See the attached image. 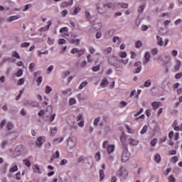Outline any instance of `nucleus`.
Segmentation results:
<instances>
[{
	"instance_id": "nucleus-1",
	"label": "nucleus",
	"mask_w": 182,
	"mask_h": 182,
	"mask_svg": "<svg viewBox=\"0 0 182 182\" xmlns=\"http://www.w3.org/2000/svg\"><path fill=\"white\" fill-rule=\"evenodd\" d=\"M109 141H105L102 144V149H106L108 154L114 153L115 146L114 144H109Z\"/></svg>"
},
{
	"instance_id": "nucleus-2",
	"label": "nucleus",
	"mask_w": 182,
	"mask_h": 182,
	"mask_svg": "<svg viewBox=\"0 0 182 182\" xmlns=\"http://www.w3.org/2000/svg\"><path fill=\"white\" fill-rule=\"evenodd\" d=\"M130 159V152H129V148H123V152L122 154V163H127Z\"/></svg>"
},
{
	"instance_id": "nucleus-3",
	"label": "nucleus",
	"mask_w": 182,
	"mask_h": 182,
	"mask_svg": "<svg viewBox=\"0 0 182 182\" xmlns=\"http://www.w3.org/2000/svg\"><path fill=\"white\" fill-rule=\"evenodd\" d=\"M117 176L118 177H122V178H126V177L128 176L127 171L126 168H124V167L122 166L120 167L119 171L117 172Z\"/></svg>"
},
{
	"instance_id": "nucleus-4",
	"label": "nucleus",
	"mask_w": 182,
	"mask_h": 182,
	"mask_svg": "<svg viewBox=\"0 0 182 182\" xmlns=\"http://www.w3.org/2000/svg\"><path fill=\"white\" fill-rule=\"evenodd\" d=\"M134 68H135L134 73H140V72H141V69H143L141 61L135 62L134 63Z\"/></svg>"
},
{
	"instance_id": "nucleus-5",
	"label": "nucleus",
	"mask_w": 182,
	"mask_h": 182,
	"mask_svg": "<svg viewBox=\"0 0 182 182\" xmlns=\"http://www.w3.org/2000/svg\"><path fill=\"white\" fill-rule=\"evenodd\" d=\"M46 141V138L45 137V136H39L38 138H37V140L36 141V146H37V147H42L43 143H45Z\"/></svg>"
},
{
	"instance_id": "nucleus-6",
	"label": "nucleus",
	"mask_w": 182,
	"mask_h": 182,
	"mask_svg": "<svg viewBox=\"0 0 182 182\" xmlns=\"http://www.w3.org/2000/svg\"><path fill=\"white\" fill-rule=\"evenodd\" d=\"M77 120L78 122V126L80 127H83L85 126V118L83 117V114H79L77 117Z\"/></svg>"
},
{
	"instance_id": "nucleus-7",
	"label": "nucleus",
	"mask_w": 182,
	"mask_h": 182,
	"mask_svg": "<svg viewBox=\"0 0 182 182\" xmlns=\"http://www.w3.org/2000/svg\"><path fill=\"white\" fill-rule=\"evenodd\" d=\"M26 105L31 106V107H39V102L36 101L27 100L25 102Z\"/></svg>"
},
{
	"instance_id": "nucleus-8",
	"label": "nucleus",
	"mask_w": 182,
	"mask_h": 182,
	"mask_svg": "<svg viewBox=\"0 0 182 182\" xmlns=\"http://www.w3.org/2000/svg\"><path fill=\"white\" fill-rule=\"evenodd\" d=\"M126 140H127V136H126L124 134H122L120 136V141L123 146L122 149L128 148L127 144H126Z\"/></svg>"
},
{
	"instance_id": "nucleus-9",
	"label": "nucleus",
	"mask_w": 182,
	"mask_h": 182,
	"mask_svg": "<svg viewBox=\"0 0 182 182\" xmlns=\"http://www.w3.org/2000/svg\"><path fill=\"white\" fill-rule=\"evenodd\" d=\"M67 145H68V147H69L70 149H73V147L76 146V142L73 140V138L70 136L68 139Z\"/></svg>"
},
{
	"instance_id": "nucleus-10",
	"label": "nucleus",
	"mask_w": 182,
	"mask_h": 182,
	"mask_svg": "<svg viewBox=\"0 0 182 182\" xmlns=\"http://www.w3.org/2000/svg\"><path fill=\"white\" fill-rule=\"evenodd\" d=\"M114 60H119V59H117V57L114 55L108 57V63L109 65H111V66H114V64L116 63Z\"/></svg>"
},
{
	"instance_id": "nucleus-11",
	"label": "nucleus",
	"mask_w": 182,
	"mask_h": 182,
	"mask_svg": "<svg viewBox=\"0 0 182 182\" xmlns=\"http://www.w3.org/2000/svg\"><path fill=\"white\" fill-rule=\"evenodd\" d=\"M161 88L163 89V90H164V92H168V89H170V86L168 85V83H167V80H164L161 85Z\"/></svg>"
},
{
	"instance_id": "nucleus-12",
	"label": "nucleus",
	"mask_w": 182,
	"mask_h": 182,
	"mask_svg": "<svg viewBox=\"0 0 182 182\" xmlns=\"http://www.w3.org/2000/svg\"><path fill=\"white\" fill-rule=\"evenodd\" d=\"M150 58H151V55H150V52L147 51L144 54V58L145 60L144 62V65H147L149 62H150Z\"/></svg>"
},
{
	"instance_id": "nucleus-13",
	"label": "nucleus",
	"mask_w": 182,
	"mask_h": 182,
	"mask_svg": "<svg viewBox=\"0 0 182 182\" xmlns=\"http://www.w3.org/2000/svg\"><path fill=\"white\" fill-rule=\"evenodd\" d=\"M21 18V15L11 16L6 18L7 22H12L13 21H16V19H19Z\"/></svg>"
},
{
	"instance_id": "nucleus-14",
	"label": "nucleus",
	"mask_w": 182,
	"mask_h": 182,
	"mask_svg": "<svg viewBox=\"0 0 182 182\" xmlns=\"http://www.w3.org/2000/svg\"><path fill=\"white\" fill-rule=\"evenodd\" d=\"M108 8V9H114V3H107L102 4V8Z\"/></svg>"
},
{
	"instance_id": "nucleus-15",
	"label": "nucleus",
	"mask_w": 182,
	"mask_h": 182,
	"mask_svg": "<svg viewBox=\"0 0 182 182\" xmlns=\"http://www.w3.org/2000/svg\"><path fill=\"white\" fill-rule=\"evenodd\" d=\"M89 159L93 160V156H88L87 158H85L84 156H80L77 159V163H82V161H85V160H89Z\"/></svg>"
},
{
	"instance_id": "nucleus-16",
	"label": "nucleus",
	"mask_w": 182,
	"mask_h": 182,
	"mask_svg": "<svg viewBox=\"0 0 182 182\" xmlns=\"http://www.w3.org/2000/svg\"><path fill=\"white\" fill-rule=\"evenodd\" d=\"M129 143L130 146H137L139 144V140H136L133 138L129 139Z\"/></svg>"
},
{
	"instance_id": "nucleus-17",
	"label": "nucleus",
	"mask_w": 182,
	"mask_h": 182,
	"mask_svg": "<svg viewBox=\"0 0 182 182\" xmlns=\"http://www.w3.org/2000/svg\"><path fill=\"white\" fill-rule=\"evenodd\" d=\"M156 41H157V45H159V46H163V45H164V41H163V38L156 36Z\"/></svg>"
},
{
	"instance_id": "nucleus-18",
	"label": "nucleus",
	"mask_w": 182,
	"mask_h": 182,
	"mask_svg": "<svg viewBox=\"0 0 182 182\" xmlns=\"http://www.w3.org/2000/svg\"><path fill=\"white\" fill-rule=\"evenodd\" d=\"M112 47H108L107 48L102 49V53L104 55H109L110 53H112Z\"/></svg>"
},
{
	"instance_id": "nucleus-19",
	"label": "nucleus",
	"mask_w": 182,
	"mask_h": 182,
	"mask_svg": "<svg viewBox=\"0 0 182 182\" xmlns=\"http://www.w3.org/2000/svg\"><path fill=\"white\" fill-rule=\"evenodd\" d=\"M52 25V21H48V25L46 27H41L40 28V31H49V28H50V26Z\"/></svg>"
},
{
	"instance_id": "nucleus-20",
	"label": "nucleus",
	"mask_w": 182,
	"mask_h": 182,
	"mask_svg": "<svg viewBox=\"0 0 182 182\" xmlns=\"http://www.w3.org/2000/svg\"><path fill=\"white\" fill-rule=\"evenodd\" d=\"M33 170H34V173H38V174H42V172L41 171V168L38 165H33Z\"/></svg>"
},
{
	"instance_id": "nucleus-21",
	"label": "nucleus",
	"mask_w": 182,
	"mask_h": 182,
	"mask_svg": "<svg viewBox=\"0 0 182 182\" xmlns=\"http://www.w3.org/2000/svg\"><path fill=\"white\" fill-rule=\"evenodd\" d=\"M107 85H109V81L107 80V78H104L101 82L100 86H102V87H106Z\"/></svg>"
},
{
	"instance_id": "nucleus-22",
	"label": "nucleus",
	"mask_w": 182,
	"mask_h": 182,
	"mask_svg": "<svg viewBox=\"0 0 182 182\" xmlns=\"http://www.w3.org/2000/svg\"><path fill=\"white\" fill-rule=\"evenodd\" d=\"M105 178V171L103 169L100 170V181H103Z\"/></svg>"
},
{
	"instance_id": "nucleus-23",
	"label": "nucleus",
	"mask_w": 182,
	"mask_h": 182,
	"mask_svg": "<svg viewBox=\"0 0 182 182\" xmlns=\"http://www.w3.org/2000/svg\"><path fill=\"white\" fill-rule=\"evenodd\" d=\"M154 161L157 163H160L161 161V156L159 154H156L154 156Z\"/></svg>"
},
{
	"instance_id": "nucleus-24",
	"label": "nucleus",
	"mask_w": 182,
	"mask_h": 182,
	"mask_svg": "<svg viewBox=\"0 0 182 182\" xmlns=\"http://www.w3.org/2000/svg\"><path fill=\"white\" fill-rule=\"evenodd\" d=\"M181 67V61L177 60L176 64L175 65V70H180V68Z\"/></svg>"
},
{
	"instance_id": "nucleus-25",
	"label": "nucleus",
	"mask_w": 182,
	"mask_h": 182,
	"mask_svg": "<svg viewBox=\"0 0 182 182\" xmlns=\"http://www.w3.org/2000/svg\"><path fill=\"white\" fill-rule=\"evenodd\" d=\"M14 127H15V125L14 124H12V122H9L7 123L6 128L8 130H12V129H14Z\"/></svg>"
},
{
	"instance_id": "nucleus-26",
	"label": "nucleus",
	"mask_w": 182,
	"mask_h": 182,
	"mask_svg": "<svg viewBox=\"0 0 182 182\" xmlns=\"http://www.w3.org/2000/svg\"><path fill=\"white\" fill-rule=\"evenodd\" d=\"M143 46V43H141V41H137L135 43V47L136 49H139V48H141Z\"/></svg>"
},
{
	"instance_id": "nucleus-27",
	"label": "nucleus",
	"mask_w": 182,
	"mask_h": 182,
	"mask_svg": "<svg viewBox=\"0 0 182 182\" xmlns=\"http://www.w3.org/2000/svg\"><path fill=\"white\" fill-rule=\"evenodd\" d=\"M12 58H16V59H21V55L16 51L12 52Z\"/></svg>"
},
{
	"instance_id": "nucleus-28",
	"label": "nucleus",
	"mask_w": 182,
	"mask_h": 182,
	"mask_svg": "<svg viewBox=\"0 0 182 182\" xmlns=\"http://www.w3.org/2000/svg\"><path fill=\"white\" fill-rule=\"evenodd\" d=\"M144 87H150L151 86V80H147L144 84Z\"/></svg>"
},
{
	"instance_id": "nucleus-29",
	"label": "nucleus",
	"mask_w": 182,
	"mask_h": 182,
	"mask_svg": "<svg viewBox=\"0 0 182 182\" xmlns=\"http://www.w3.org/2000/svg\"><path fill=\"white\" fill-rule=\"evenodd\" d=\"M22 75H23V70H22V69H18L16 73V76L17 77H21V76H22Z\"/></svg>"
},
{
	"instance_id": "nucleus-30",
	"label": "nucleus",
	"mask_w": 182,
	"mask_h": 182,
	"mask_svg": "<svg viewBox=\"0 0 182 182\" xmlns=\"http://www.w3.org/2000/svg\"><path fill=\"white\" fill-rule=\"evenodd\" d=\"M152 107H154V109H157L160 106V102H154L151 104Z\"/></svg>"
},
{
	"instance_id": "nucleus-31",
	"label": "nucleus",
	"mask_w": 182,
	"mask_h": 182,
	"mask_svg": "<svg viewBox=\"0 0 182 182\" xmlns=\"http://www.w3.org/2000/svg\"><path fill=\"white\" fill-rule=\"evenodd\" d=\"M70 41V43L74 44V43H77L76 45H79V43H80V39H69Z\"/></svg>"
},
{
	"instance_id": "nucleus-32",
	"label": "nucleus",
	"mask_w": 182,
	"mask_h": 182,
	"mask_svg": "<svg viewBox=\"0 0 182 182\" xmlns=\"http://www.w3.org/2000/svg\"><path fill=\"white\" fill-rule=\"evenodd\" d=\"M10 173H15V171H18V166L15 165L14 166H12L9 169Z\"/></svg>"
},
{
	"instance_id": "nucleus-33",
	"label": "nucleus",
	"mask_w": 182,
	"mask_h": 182,
	"mask_svg": "<svg viewBox=\"0 0 182 182\" xmlns=\"http://www.w3.org/2000/svg\"><path fill=\"white\" fill-rule=\"evenodd\" d=\"M103 6H100L99 5L97 6V11L100 13V14H105V10L103 9Z\"/></svg>"
},
{
	"instance_id": "nucleus-34",
	"label": "nucleus",
	"mask_w": 182,
	"mask_h": 182,
	"mask_svg": "<svg viewBox=\"0 0 182 182\" xmlns=\"http://www.w3.org/2000/svg\"><path fill=\"white\" fill-rule=\"evenodd\" d=\"M125 128L127 129L128 133H130L131 134H133L134 133V131L130 128V127L127 124H125Z\"/></svg>"
},
{
	"instance_id": "nucleus-35",
	"label": "nucleus",
	"mask_w": 182,
	"mask_h": 182,
	"mask_svg": "<svg viewBox=\"0 0 182 182\" xmlns=\"http://www.w3.org/2000/svg\"><path fill=\"white\" fill-rule=\"evenodd\" d=\"M117 41L119 42H122V38H120V37H119V36H114L112 38V42L114 43H116V42H117Z\"/></svg>"
},
{
	"instance_id": "nucleus-36",
	"label": "nucleus",
	"mask_w": 182,
	"mask_h": 182,
	"mask_svg": "<svg viewBox=\"0 0 182 182\" xmlns=\"http://www.w3.org/2000/svg\"><path fill=\"white\" fill-rule=\"evenodd\" d=\"M25 166H26V167H29L31 166V161H29V159H25L23 160Z\"/></svg>"
},
{
	"instance_id": "nucleus-37",
	"label": "nucleus",
	"mask_w": 182,
	"mask_h": 182,
	"mask_svg": "<svg viewBox=\"0 0 182 182\" xmlns=\"http://www.w3.org/2000/svg\"><path fill=\"white\" fill-rule=\"evenodd\" d=\"M85 52H86V49L82 48L81 50H78V57L80 58L82 55L85 54Z\"/></svg>"
},
{
	"instance_id": "nucleus-38",
	"label": "nucleus",
	"mask_w": 182,
	"mask_h": 182,
	"mask_svg": "<svg viewBox=\"0 0 182 182\" xmlns=\"http://www.w3.org/2000/svg\"><path fill=\"white\" fill-rule=\"evenodd\" d=\"M23 83H25V78H20L18 80L17 85H18V86H22V85H23Z\"/></svg>"
},
{
	"instance_id": "nucleus-39",
	"label": "nucleus",
	"mask_w": 182,
	"mask_h": 182,
	"mask_svg": "<svg viewBox=\"0 0 182 182\" xmlns=\"http://www.w3.org/2000/svg\"><path fill=\"white\" fill-rule=\"evenodd\" d=\"M50 92H52V87L49 85H46V93L47 95H49V93H50Z\"/></svg>"
},
{
	"instance_id": "nucleus-40",
	"label": "nucleus",
	"mask_w": 182,
	"mask_h": 182,
	"mask_svg": "<svg viewBox=\"0 0 182 182\" xmlns=\"http://www.w3.org/2000/svg\"><path fill=\"white\" fill-rule=\"evenodd\" d=\"M141 134H145V133H147V125H144L142 128V129L140 132Z\"/></svg>"
},
{
	"instance_id": "nucleus-41",
	"label": "nucleus",
	"mask_w": 182,
	"mask_h": 182,
	"mask_svg": "<svg viewBox=\"0 0 182 182\" xmlns=\"http://www.w3.org/2000/svg\"><path fill=\"white\" fill-rule=\"evenodd\" d=\"M53 159H59L60 157V153L59 151H56L55 154H53Z\"/></svg>"
},
{
	"instance_id": "nucleus-42",
	"label": "nucleus",
	"mask_w": 182,
	"mask_h": 182,
	"mask_svg": "<svg viewBox=\"0 0 182 182\" xmlns=\"http://www.w3.org/2000/svg\"><path fill=\"white\" fill-rule=\"evenodd\" d=\"M100 158H101L100 151H98L95 154V160L97 161H100Z\"/></svg>"
},
{
	"instance_id": "nucleus-43",
	"label": "nucleus",
	"mask_w": 182,
	"mask_h": 182,
	"mask_svg": "<svg viewBox=\"0 0 182 182\" xmlns=\"http://www.w3.org/2000/svg\"><path fill=\"white\" fill-rule=\"evenodd\" d=\"M151 55H153L154 56H156V55H157V53H159V49L158 48H153L151 51Z\"/></svg>"
},
{
	"instance_id": "nucleus-44",
	"label": "nucleus",
	"mask_w": 182,
	"mask_h": 182,
	"mask_svg": "<svg viewBox=\"0 0 182 182\" xmlns=\"http://www.w3.org/2000/svg\"><path fill=\"white\" fill-rule=\"evenodd\" d=\"M92 72H99L100 70V65H96L92 68Z\"/></svg>"
},
{
	"instance_id": "nucleus-45",
	"label": "nucleus",
	"mask_w": 182,
	"mask_h": 182,
	"mask_svg": "<svg viewBox=\"0 0 182 182\" xmlns=\"http://www.w3.org/2000/svg\"><path fill=\"white\" fill-rule=\"evenodd\" d=\"M150 144L152 147H154L156 144H157V138L154 139L153 140L151 141Z\"/></svg>"
},
{
	"instance_id": "nucleus-46",
	"label": "nucleus",
	"mask_w": 182,
	"mask_h": 182,
	"mask_svg": "<svg viewBox=\"0 0 182 182\" xmlns=\"http://www.w3.org/2000/svg\"><path fill=\"white\" fill-rule=\"evenodd\" d=\"M86 85H87V81L82 82L80 85L78 89H80V90H82V89H83V87H85V86H86Z\"/></svg>"
},
{
	"instance_id": "nucleus-47",
	"label": "nucleus",
	"mask_w": 182,
	"mask_h": 182,
	"mask_svg": "<svg viewBox=\"0 0 182 182\" xmlns=\"http://www.w3.org/2000/svg\"><path fill=\"white\" fill-rule=\"evenodd\" d=\"M30 46H31L30 43L25 42L21 44V48H28Z\"/></svg>"
},
{
	"instance_id": "nucleus-48",
	"label": "nucleus",
	"mask_w": 182,
	"mask_h": 182,
	"mask_svg": "<svg viewBox=\"0 0 182 182\" xmlns=\"http://www.w3.org/2000/svg\"><path fill=\"white\" fill-rule=\"evenodd\" d=\"M79 12H80V7H75L74 9V12H73V15H77V14H79Z\"/></svg>"
},
{
	"instance_id": "nucleus-49",
	"label": "nucleus",
	"mask_w": 182,
	"mask_h": 182,
	"mask_svg": "<svg viewBox=\"0 0 182 182\" xmlns=\"http://www.w3.org/2000/svg\"><path fill=\"white\" fill-rule=\"evenodd\" d=\"M69 103L70 106L76 105V100L75 98H70Z\"/></svg>"
},
{
	"instance_id": "nucleus-50",
	"label": "nucleus",
	"mask_w": 182,
	"mask_h": 182,
	"mask_svg": "<svg viewBox=\"0 0 182 182\" xmlns=\"http://www.w3.org/2000/svg\"><path fill=\"white\" fill-rule=\"evenodd\" d=\"M66 43V40L65 38H60L58 40V45H65Z\"/></svg>"
},
{
	"instance_id": "nucleus-51",
	"label": "nucleus",
	"mask_w": 182,
	"mask_h": 182,
	"mask_svg": "<svg viewBox=\"0 0 182 182\" xmlns=\"http://www.w3.org/2000/svg\"><path fill=\"white\" fill-rule=\"evenodd\" d=\"M99 122H100V117H98L94 120V126H97L99 124Z\"/></svg>"
},
{
	"instance_id": "nucleus-52",
	"label": "nucleus",
	"mask_w": 182,
	"mask_h": 182,
	"mask_svg": "<svg viewBox=\"0 0 182 182\" xmlns=\"http://www.w3.org/2000/svg\"><path fill=\"white\" fill-rule=\"evenodd\" d=\"M43 78L42 77V76H39L37 80H36V82L38 83V86H41V83H42V80Z\"/></svg>"
},
{
	"instance_id": "nucleus-53",
	"label": "nucleus",
	"mask_w": 182,
	"mask_h": 182,
	"mask_svg": "<svg viewBox=\"0 0 182 182\" xmlns=\"http://www.w3.org/2000/svg\"><path fill=\"white\" fill-rule=\"evenodd\" d=\"M6 124V120L3 119L1 122H0V129H4V127Z\"/></svg>"
},
{
	"instance_id": "nucleus-54",
	"label": "nucleus",
	"mask_w": 182,
	"mask_h": 182,
	"mask_svg": "<svg viewBox=\"0 0 182 182\" xmlns=\"http://www.w3.org/2000/svg\"><path fill=\"white\" fill-rule=\"evenodd\" d=\"M119 56L120 58H127V53L124 52V51H122L119 53Z\"/></svg>"
},
{
	"instance_id": "nucleus-55",
	"label": "nucleus",
	"mask_w": 182,
	"mask_h": 182,
	"mask_svg": "<svg viewBox=\"0 0 182 182\" xmlns=\"http://www.w3.org/2000/svg\"><path fill=\"white\" fill-rule=\"evenodd\" d=\"M58 132V127H54L53 129H50V133L52 134V136H55V134H56V132Z\"/></svg>"
},
{
	"instance_id": "nucleus-56",
	"label": "nucleus",
	"mask_w": 182,
	"mask_h": 182,
	"mask_svg": "<svg viewBox=\"0 0 182 182\" xmlns=\"http://www.w3.org/2000/svg\"><path fill=\"white\" fill-rule=\"evenodd\" d=\"M68 31H69L68 27H63L60 29V33H63V32H68Z\"/></svg>"
},
{
	"instance_id": "nucleus-57",
	"label": "nucleus",
	"mask_w": 182,
	"mask_h": 182,
	"mask_svg": "<svg viewBox=\"0 0 182 182\" xmlns=\"http://www.w3.org/2000/svg\"><path fill=\"white\" fill-rule=\"evenodd\" d=\"M143 112H144L143 108H141L139 111H138L136 114H134V117H137V116H140V114H141Z\"/></svg>"
},
{
	"instance_id": "nucleus-58",
	"label": "nucleus",
	"mask_w": 182,
	"mask_h": 182,
	"mask_svg": "<svg viewBox=\"0 0 182 182\" xmlns=\"http://www.w3.org/2000/svg\"><path fill=\"white\" fill-rule=\"evenodd\" d=\"M53 141L55 142H58V143H62V141H63V137H58V138H56L53 140Z\"/></svg>"
},
{
	"instance_id": "nucleus-59",
	"label": "nucleus",
	"mask_w": 182,
	"mask_h": 182,
	"mask_svg": "<svg viewBox=\"0 0 182 182\" xmlns=\"http://www.w3.org/2000/svg\"><path fill=\"white\" fill-rule=\"evenodd\" d=\"M32 6V4H26L24 6V9H23V12H26V11H28V9H29V8H31Z\"/></svg>"
},
{
	"instance_id": "nucleus-60",
	"label": "nucleus",
	"mask_w": 182,
	"mask_h": 182,
	"mask_svg": "<svg viewBox=\"0 0 182 182\" xmlns=\"http://www.w3.org/2000/svg\"><path fill=\"white\" fill-rule=\"evenodd\" d=\"M171 161H172V163H174V164H176V163H177V161H178V156H173L171 158Z\"/></svg>"
},
{
	"instance_id": "nucleus-61",
	"label": "nucleus",
	"mask_w": 182,
	"mask_h": 182,
	"mask_svg": "<svg viewBox=\"0 0 182 182\" xmlns=\"http://www.w3.org/2000/svg\"><path fill=\"white\" fill-rule=\"evenodd\" d=\"M78 52H79V48H73L71 50V53L73 55H75V53H78Z\"/></svg>"
},
{
	"instance_id": "nucleus-62",
	"label": "nucleus",
	"mask_w": 182,
	"mask_h": 182,
	"mask_svg": "<svg viewBox=\"0 0 182 182\" xmlns=\"http://www.w3.org/2000/svg\"><path fill=\"white\" fill-rule=\"evenodd\" d=\"M149 182H159V179L154 176H152L149 180Z\"/></svg>"
},
{
	"instance_id": "nucleus-63",
	"label": "nucleus",
	"mask_w": 182,
	"mask_h": 182,
	"mask_svg": "<svg viewBox=\"0 0 182 182\" xmlns=\"http://www.w3.org/2000/svg\"><path fill=\"white\" fill-rule=\"evenodd\" d=\"M168 180L170 182H176V178H174V176L171 175L168 178Z\"/></svg>"
},
{
	"instance_id": "nucleus-64",
	"label": "nucleus",
	"mask_w": 182,
	"mask_h": 182,
	"mask_svg": "<svg viewBox=\"0 0 182 182\" xmlns=\"http://www.w3.org/2000/svg\"><path fill=\"white\" fill-rule=\"evenodd\" d=\"M182 77V73H178L175 75V79H181Z\"/></svg>"
}]
</instances>
